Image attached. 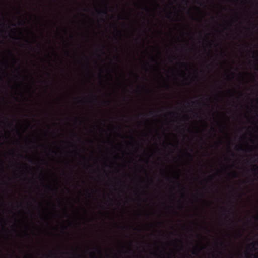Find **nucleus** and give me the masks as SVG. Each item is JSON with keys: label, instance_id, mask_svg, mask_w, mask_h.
Here are the masks:
<instances>
[{"label": "nucleus", "instance_id": "4", "mask_svg": "<svg viewBox=\"0 0 258 258\" xmlns=\"http://www.w3.org/2000/svg\"><path fill=\"white\" fill-rule=\"evenodd\" d=\"M232 174L234 175V177H236V173L235 172H232Z\"/></svg>", "mask_w": 258, "mask_h": 258}, {"label": "nucleus", "instance_id": "7", "mask_svg": "<svg viewBox=\"0 0 258 258\" xmlns=\"http://www.w3.org/2000/svg\"><path fill=\"white\" fill-rule=\"evenodd\" d=\"M11 55L14 58V56L13 55L12 53L11 52H10Z\"/></svg>", "mask_w": 258, "mask_h": 258}, {"label": "nucleus", "instance_id": "3", "mask_svg": "<svg viewBox=\"0 0 258 258\" xmlns=\"http://www.w3.org/2000/svg\"><path fill=\"white\" fill-rule=\"evenodd\" d=\"M252 248L255 250V247H254V245H256L258 246V242H255L254 243H252Z\"/></svg>", "mask_w": 258, "mask_h": 258}, {"label": "nucleus", "instance_id": "12", "mask_svg": "<svg viewBox=\"0 0 258 258\" xmlns=\"http://www.w3.org/2000/svg\"><path fill=\"white\" fill-rule=\"evenodd\" d=\"M15 258H19V257H18L17 256H15Z\"/></svg>", "mask_w": 258, "mask_h": 258}, {"label": "nucleus", "instance_id": "2", "mask_svg": "<svg viewBox=\"0 0 258 258\" xmlns=\"http://www.w3.org/2000/svg\"><path fill=\"white\" fill-rule=\"evenodd\" d=\"M97 12L98 13H101L104 14V15H107V10L106 9L105 10H103V11H97Z\"/></svg>", "mask_w": 258, "mask_h": 258}, {"label": "nucleus", "instance_id": "5", "mask_svg": "<svg viewBox=\"0 0 258 258\" xmlns=\"http://www.w3.org/2000/svg\"><path fill=\"white\" fill-rule=\"evenodd\" d=\"M135 76H136V78H138L139 76H138V75L135 74Z\"/></svg>", "mask_w": 258, "mask_h": 258}, {"label": "nucleus", "instance_id": "10", "mask_svg": "<svg viewBox=\"0 0 258 258\" xmlns=\"http://www.w3.org/2000/svg\"><path fill=\"white\" fill-rule=\"evenodd\" d=\"M240 149L241 150H242V151H243V150H244V149H243V148H241Z\"/></svg>", "mask_w": 258, "mask_h": 258}, {"label": "nucleus", "instance_id": "13", "mask_svg": "<svg viewBox=\"0 0 258 258\" xmlns=\"http://www.w3.org/2000/svg\"><path fill=\"white\" fill-rule=\"evenodd\" d=\"M198 103V101H196V102H193V103Z\"/></svg>", "mask_w": 258, "mask_h": 258}, {"label": "nucleus", "instance_id": "6", "mask_svg": "<svg viewBox=\"0 0 258 258\" xmlns=\"http://www.w3.org/2000/svg\"><path fill=\"white\" fill-rule=\"evenodd\" d=\"M225 212H229V211H228V210H227V209H225Z\"/></svg>", "mask_w": 258, "mask_h": 258}, {"label": "nucleus", "instance_id": "9", "mask_svg": "<svg viewBox=\"0 0 258 258\" xmlns=\"http://www.w3.org/2000/svg\"><path fill=\"white\" fill-rule=\"evenodd\" d=\"M187 155H188V156H191L190 154L189 153H187Z\"/></svg>", "mask_w": 258, "mask_h": 258}, {"label": "nucleus", "instance_id": "1", "mask_svg": "<svg viewBox=\"0 0 258 258\" xmlns=\"http://www.w3.org/2000/svg\"><path fill=\"white\" fill-rule=\"evenodd\" d=\"M255 168L252 169V171L254 173H256L258 171V167H257L255 165H253Z\"/></svg>", "mask_w": 258, "mask_h": 258}, {"label": "nucleus", "instance_id": "11", "mask_svg": "<svg viewBox=\"0 0 258 258\" xmlns=\"http://www.w3.org/2000/svg\"><path fill=\"white\" fill-rule=\"evenodd\" d=\"M195 249H196V250H197V249H198V247H197V246H196V247H195Z\"/></svg>", "mask_w": 258, "mask_h": 258}, {"label": "nucleus", "instance_id": "8", "mask_svg": "<svg viewBox=\"0 0 258 258\" xmlns=\"http://www.w3.org/2000/svg\"><path fill=\"white\" fill-rule=\"evenodd\" d=\"M150 115H153V113L152 112H151L149 114Z\"/></svg>", "mask_w": 258, "mask_h": 258}]
</instances>
